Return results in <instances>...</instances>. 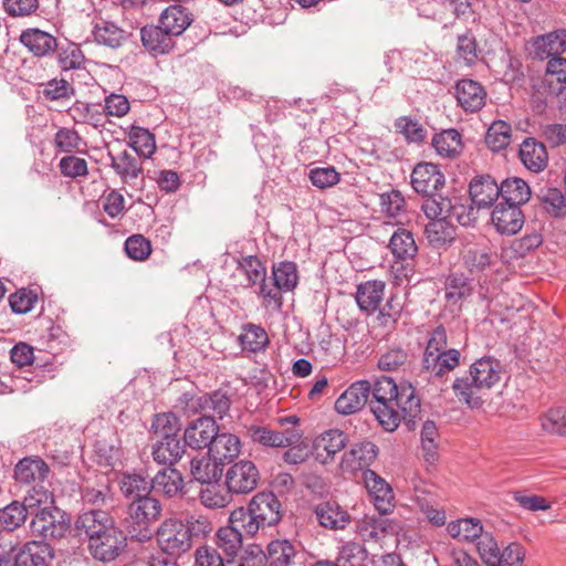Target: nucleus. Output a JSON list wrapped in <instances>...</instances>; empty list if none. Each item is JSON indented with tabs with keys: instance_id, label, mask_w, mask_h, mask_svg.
I'll return each mask as SVG.
<instances>
[{
	"instance_id": "49",
	"label": "nucleus",
	"mask_w": 566,
	"mask_h": 566,
	"mask_svg": "<svg viewBox=\"0 0 566 566\" xmlns=\"http://www.w3.org/2000/svg\"><path fill=\"white\" fill-rule=\"evenodd\" d=\"M29 514L32 515L33 512L23 503L14 501L0 510V528L12 532L24 524Z\"/></svg>"
},
{
	"instance_id": "52",
	"label": "nucleus",
	"mask_w": 566,
	"mask_h": 566,
	"mask_svg": "<svg viewBox=\"0 0 566 566\" xmlns=\"http://www.w3.org/2000/svg\"><path fill=\"white\" fill-rule=\"evenodd\" d=\"M272 275L280 292L293 291L298 283L297 266L294 262L285 261L274 265Z\"/></svg>"
},
{
	"instance_id": "39",
	"label": "nucleus",
	"mask_w": 566,
	"mask_h": 566,
	"mask_svg": "<svg viewBox=\"0 0 566 566\" xmlns=\"http://www.w3.org/2000/svg\"><path fill=\"white\" fill-rule=\"evenodd\" d=\"M544 88H549L554 95H559L566 88V59H549L546 65V75L542 82Z\"/></svg>"
},
{
	"instance_id": "31",
	"label": "nucleus",
	"mask_w": 566,
	"mask_h": 566,
	"mask_svg": "<svg viewBox=\"0 0 566 566\" xmlns=\"http://www.w3.org/2000/svg\"><path fill=\"white\" fill-rule=\"evenodd\" d=\"M20 42L35 56H45L57 48L56 39L40 29H28L20 35Z\"/></svg>"
},
{
	"instance_id": "16",
	"label": "nucleus",
	"mask_w": 566,
	"mask_h": 566,
	"mask_svg": "<svg viewBox=\"0 0 566 566\" xmlns=\"http://www.w3.org/2000/svg\"><path fill=\"white\" fill-rule=\"evenodd\" d=\"M112 516L102 510L83 512L75 521V530L78 535H85L88 541L95 536L104 535L109 528H115Z\"/></svg>"
},
{
	"instance_id": "10",
	"label": "nucleus",
	"mask_w": 566,
	"mask_h": 566,
	"mask_svg": "<svg viewBox=\"0 0 566 566\" xmlns=\"http://www.w3.org/2000/svg\"><path fill=\"white\" fill-rule=\"evenodd\" d=\"M248 432L253 442L271 448H287L297 443L302 438V432L295 428L275 431L268 427L251 426Z\"/></svg>"
},
{
	"instance_id": "18",
	"label": "nucleus",
	"mask_w": 566,
	"mask_h": 566,
	"mask_svg": "<svg viewBox=\"0 0 566 566\" xmlns=\"http://www.w3.org/2000/svg\"><path fill=\"white\" fill-rule=\"evenodd\" d=\"M455 97L465 112L475 113L485 105L486 91L479 82L463 78L455 85Z\"/></svg>"
},
{
	"instance_id": "12",
	"label": "nucleus",
	"mask_w": 566,
	"mask_h": 566,
	"mask_svg": "<svg viewBox=\"0 0 566 566\" xmlns=\"http://www.w3.org/2000/svg\"><path fill=\"white\" fill-rule=\"evenodd\" d=\"M347 441L346 433L339 429L323 431L313 442L316 460L323 464L332 462L335 455L346 447Z\"/></svg>"
},
{
	"instance_id": "54",
	"label": "nucleus",
	"mask_w": 566,
	"mask_h": 566,
	"mask_svg": "<svg viewBox=\"0 0 566 566\" xmlns=\"http://www.w3.org/2000/svg\"><path fill=\"white\" fill-rule=\"evenodd\" d=\"M242 329L239 340L243 349L258 353L265 348L269 337L263 327L249 323Z\"/></svg>"
},
{
	"instance_id": "3",
	"label": "nucleus",
	"mask_w": 566,
	"mask_h": 566,
	"mask_svg": "<svg viewBox=\"0 0 566 566\" xmlns=\"http://www.w3.org/2000/svg\"><path fill=\"white\" fill-rule=\"evenodd\" d=\"M161 504L150 495L130 502L127 507L126 527L133 538L150 537V526L159 518Z\"/></svg>"
},
{
	"instance_id": "41",
	"label": "nucleus",
	"mask_w": 566,
	"mask_h": 566,
	"mask_svg": "<svg viewBox=\"0 0 566 566\" xmlns=\"http://www.w3.org/2000/svg\"><path fill=\"white\" fill-rule=\"evenodd\" d=\"M500 197L502 202L521 207L531 198L530 186L521 178L513 177L502 181Z\"/></svg>"
},
{
	"instance_id": "60",
	"label": "nucleus",
	"mask_w": 566,
	"mask_h": 566,
	"mask_svg": "<svg viewBox=\"0 0 566 566\" xmlns=\"http://www.w3.org/2000/svg\"><path fill=\"white\" fill-rule=\"evenodd\" d=\"M450 221V219L430 220L424 232L431 244L442 245L453 239L454 230Z\"/></svg>"
},
{
	"instance_id": "28",
	"label": "nucleus",
	"mask_w": 566,
	"mask_h": 566,
	"mask_svg": "<svg viewBox=\"0 0 566 566\" xmlns=\"http://www.w3.org/2000/svg\"><path fill=\"white\" fill-rule=\"evenodd\" d=\"M50 469L39 457H27L20 460L14 468V479L23 484L44 481Z\"/></svg>"
},
{
	"instance_id": "35",
	"label": "nucleus",
	"mask_w": 566,
	"mask_h": 566,
	"mask_svg": "<svg viewBox=\"0 0 566 566\" xmlns=\"http://www.w3.org/2000/svg\"><path fill=\"white\" fill-rule=\"evenodd\" d=\"M94 41L109 49H118L127 40L128 33L111 21L99 20L92 30Z\"/></svg>"
},
{
	"instance_id": "13",
	"label": "nucleus",
	"mask_w": 566,
	"mask_h": 566,
	"mask_svg": "<svg viewBox=\"0 0 566 566\" xmlns=\"http://www.w3.org/2000/svg\"><path fill=\"white\" fill-rule=\"evenodd\" d=\"M491 220L499 233L512 235L522 229L524 214L521 207L501 201L494 207Z\"/></svg>"
},
{
	"instance_id": "19",
	"label": "nucleus",
	"mask_w": 566,
	"mask_h": 566,
	"mask_svg": "<svg viewBox=\"0 0 566 566\" xmlns=\"http://www.w3.org/2000/svg\"><path fill=\"white\" fill-rule=\"evenodd\" d=\"M460 364V352L458 349H449L447 353H423L422 371L431 377L442 378L455 369Z\"/></svg>"
},
{
	"instance_id": "56",
	"label": "nucleus",
	"mask_w": 566,
	"mask_h": 566,
	"mask_svg": "<svg viewBox=\"0 0 566 566\" xmlns=\"http://www.w3.org/2000/svg\"><path fill=\"white\" fill-rule=\"evenodd\" d=\"M537 198L544 210L552 217L563 218L566 216V199L557 188L541 189Z\"/></svg>"
},
{
	"instance_id": "55",
	"label": "nucleus",
	"mask_w": 566,
	"mask_h": 566,
	"mask_svg": "<svg viewBox=\"0 0 566 566\" xmlns=\"http://www.w3.org/2000/svg\"><path fill=\"white\" fill-rule=\"evenodd\" d=\"M511 138V125L504 120H495L486 132L485 143L491 150L500 151L510 145Z\"/></svg>"
},
{
	"instance_id": "46",
	"label": "nucleus",
	"mask_w": 566,
	"mask_h": 566,
	"mask_svg": "<svg viewBox=\"0 0 566 566\" xmlns=\"http://www.w3.org/2000/svg\"><path fill=\"white\" fill-rule=\"evenodd\" d=\"M229 523L244 537H254L263 528L254 514L247 507H238L230 513Z\"/></svg>"
},
{
	"instance_id": "51",
	"label": "nucleus",
	"mask_w": 566,
	"mask_h": 566,
	"mask_svg": "<svg viewBox=\"0 0 566 566\" xmlns=\"http://www.w3.org/2000/svg\"><path fill=\"white\" fill-rule=\"evenodd\" d=\"M448 533L454 538H461L465 542H476L484 533L480 520L461 518L448 524Z\"/></svg>"
},
{
	"instance_id": "64",
	"label": "nucleus",
	"mask_w": 566,
	"mask_h": 566,
	"mask_svg": "<svg viewBox=\"0 0 566 566\" xmlns=\"http://www.w3.org/2000/svg\"><path fill=\"white\" fill-rule=\"evenodd\" d=\"M195 566H231V559H224L216 547L202 545L195 551Z\"/></svg>"
},
{
	"instance_id": "32",
	"label": "nucleus",
	"mask_w": 566,
	"mask_h": 566,
	"mask_svg": "<svg viewBox=\"0 0 566 566\" xmlns=\"http://www.w3.org/2000/svg\"><path fill=\"white\" fill-rule=\"evenodd\" d=\"M520 159L531 171L539 172L547 166V151L544 144L526 138L520 146Z\"/></svg>"
},
{
	"instance_id": "42",
	"label": "nucleus",
	"mask_w": 566,
	"mask_h": 566,
	"mask_svg": "<svg viewBox=\"0 0 566 566\" xmlns=\"http://www.w3.org/2000/svg\"><path fill=\"white\" fill-rule=\"evenodd\" d=\"M190 474L201 484H211L219 480L222 469L210 455L193 458L190 461Z\"/></svg>"
},
{
	"instance_id": "2",
	"label": "nucleus",
	"mask_w": 566,
	"mask_h": 566,
	"mask_svg": "<svg viewBox=\"0 0 566 566\" xmlns=\"http://www.w3.org/2000/svg\"><path fill=\"white\" fill-rule=\"evenodd\" d=\"M501 363L492 357H483L474 361L469 374L457 378L452 389L460 402L470 408H479L482 405L481 394L490 390L501 379Z\"/></svg>"
},
{
	"instance_id": "22",
	"label": "nucleus",
	"mask_w": 566,
	"mask_h": 566,
	"mask_svg": "<svg viewBox=\"0 0 566 566\" xmlns=\"http://www.w3.org/2000/svg\"><path fill=\"white\" fill-rule=\"evenodd\" d=\"M143 46L153 55L167 54L174 46L172 36L158 25H145L140 29Z\"/></svg>"
},
{
	"instance_id": "50",
	"label": "nucleus",
	"mask_w": 566,
	"mask_h": 566,
	"mask_svg": "<svg viewBox=\"0 0 566 566\" xmlns=\"http://www.w3.org/2000/svg\"><path fill=\"white\" fill-rule=\"evenodd\" d=\"M191 406L200 410H211L216 416L222 419L230 409V399L226 394L214 391L210 395L192 398Z\"/></svg>"
},
{
	"instance_id": "47",
	"label": "nucleus",
	"mask_w": 566,
	"mask_h": 566,
	"mask_svg": "<svg viewBox=\"0 0 566 566\" xmlns=\"http://www.w3.org/2000/svg\"><path fill=\"white\" fill-rule=\"evenodd\" d=\"M436 151L443 157L453 158L462 150L461 135L455 129L436 134L431 142Z\"/></svg>"
},
{
	"instance_id": "25",
	"label": "nucleus",
	"mask_w": 566,
	"mask_h": 566,
	"mask_svg": "<svg viewBox=\"0 0 566 566\" xmlns=\"http://www.w3.org/2000/svg\"><path fill=\"white\" fill-rule=\"evenodd\" d=\"M461 254L463 265L472 274L484 272L493 263L491 249L485 244L469 243L464 245Z\"/></svg>"
},
{
	"instance_id": "4",
	"label": "nucleus",
	"mask_w": 566,
	"mask_h": 566,
	"mask_svg": "<svg viewBox=\"0 0 566 566\" xmlns=\"http://www.w3.org/2000/svg\"><path fill=\"white\" fill-rule=\"evenodd\" d=\"M156 535L159 548L171 555L180 556L192 546L191 530L188 524L178 518L165 520Z\"/></svg>"
},
{
	"instance_id": "24",
	"label": "nucleus",
	"mask_w": 566,
	"mask_h": 566,
	"mask_svg": "<svg viewBox=\"0 0 566 566\" xmlns=\"http://www.w3.org/2000/svg\"><path fill=\"white\" fill-rule=\"evenodd\" d=\"M193 19L187 8L180 4H171L167 7L159 17V24L171 36H177L192 23Z\"/></svg>"
},
{
	"instance_id": "37",
	"label": "nucleus",
	"mask_w": 566,
	"mask_h": 566,
	"mask_svg": "<svg viewBox=\"0 0 566 566\" xmlns=\"http://www.w3.org/2000/svg\"><path fill=\"white\" fill-rule=\"evenodd\" d=\"M15 554L18 566H48L52 558L50 546L39 541L27 543Z\"/></svg>"
},
{
	"instance_id": "62",
	"label": "nucleus",
	"mask_w": 566,
	"mask_h": 566,
	"mask_svg": "<svg viewBox=\"0 0 566 566\" xmlns=\"http://www.w3.org/2000/svg\"><path fill=\"white\" fill-rule=\"evenodd\" d=\"M57 62L63 71L77 70L84 63V54L78 45L69 43L59 50Z\"/></svg>"
},
{
	"instance_id": "34",
	"label": "nucleus",
	"mask_w": 566,
	"mask_h": 566,
	"mask_svg": "<svg viewBox=\"0 0 566 566\" xmlns=\"http://www.w3.org/2000/svg\"><path fill=\"white\" fill-rule=\"evenodd\" d=\"M388 248L392 255L400 261L412 260L418 253L411 231L399 226L391 234Z\"/></svg>"
},
{
	"instance_id": "63",
	"label": "nucleus",
	"mask_w": 566,
	"mask_h": 566,
	"mask_svg": "<svg viewBox=\"0 0 566 566\" xmlns=\"http://www.w3.org/2000/svg\"><path fill=\"white\" fill-rule=\"evenodd\" d=\"M82 138L73 128L61 127L54 135L53 145L59 153L71 154L78 149Z\"/></svg>"
},
{
	"instance_id": "57",
	"label": "nucleus",
	"mask_w": 566,
	"mask_h": 566,
	"mask_svg": "<svg viewBox=\"0 0 566 566\" xmlns=\"http://www.w3.org/2000/svg\"><path fill=\"white\" fill-rule=\"evenodd\" d=\"M120 491L132 501L148 496L151 492V481L139 474H127L120 480Z\"/></svg>"
},
{
	"instance_id": "20",
	"label": "nucleus",
	"mask_w": 566,
	"mask_h": 566,
	"mask_svg": "<svg viewBox=\"0 0 566 566\" xmlns=\"http://www.w3.org/2000/svg\"><path fill=\"white\" fill-rule=\"evenodd\" d=\"M471 201L479 209L489 208L500 197L501 189L489 175L476 176L469 186Z\"/></svg>"
},
{
	"instance_id": "48",
	"label": "nucleus",
	"mask_w": 566,
	"mask_h": 566,
	"mask_svg": "<svg viewBox=\"0 0 566 566\" xmlns=\"http://www.w3.org/2000/svg\"><path fill=\"white\" fill-rule=\"evenodd\" d=\"M129 146L144 158H150L157 147L155 135L148 129L139 126H132L128 132Z\"/></svg>"
},
{
	"instance_id": "26",
	"label": "nucleus",
	"mask_w": 566,
	"mask_h": 566,
	"mask_svg": "<svg viewBox=\"0 0 566 566\" xmlns=\"http://www.w3.org/2000/svg\"><path fill=\"white\" fill-rule=\"evenodd\" d=\"M241 450L240 439L231 433H218L208 449V455L220 465L237 458Z\"/></svg>"
},
{
	"instance_id": "9",
	"label": "nucleus",
	"mask_w": 566,
	"mask_h": 566,
	"mask_svg": "<svg viewBox=\"0 0 566 566\" xmlns=\"http://www.w3.org/2000/svg\"><path fill=\"white\" fill-rule=\"evenodd\" d=\"M103 534L88 541L90 553L101 562L114 560L124 548L126 538L117 527L109 528L108 532Z\"/></svg>"
},
{
	"instance_id": "15",
	"label": "nucleus",
	"mask_w": 566,
	"mask_h": 566,
	"mask_svg": "<svg viewBox=\"0 0 566 566\" xmlns=\"http://www.w3.org/2000/svg\"><path fill=\"white\" fill-rule=\"evenodd\" d=\"M370 382L359 380L352 384L335 401V410L344 416L358 412L368 401Z\"/></svg>"
},
{
	"instance_id": "44",
	"label": "nucleus",
	"mask_w": 566,
	"mask_h": 566,
	"mask_svg": "<svg viewBox=\"0 0 566 566\" xmlns=\"http://www.w3.org/2000/svg\"><path fill=\"white\" fill-rule=\"evenodd\" d=\"M268 566H291L296 556L294 545L287 539L272 541L266 548Z\"/></svg>"
},
{
	"instance_id": "38",
	"label": "nucleus",
	"mask_w": 566,
	"mask_h": 566,
	"mask_svg": "<svg viewBox=\"0 0 566 566\" xmlns=\"http://www.w3.org/2000/svg\"><path fill=\"white\" fill-rule=\"evenodd\" d=\"M185 453V446L178 438L157 440L151 447V455L155 462L172 467Z\"/></svg>"
},
{
	"instance_id": "45",
	"label": "nucleus",
	"mask_w": 566,
	"mask_h": 566,
	"mask_svg": "<svg viewBox=\"0 0 566 566\" xmlns=\"http://www.w3.org/2000/svg\"><path fill=\"white\" fill-rule=\"evenodd\" d=\"M111 167L120 177L122 180L136 179L143 171L142 163L127 150L114 156L108 153Z\"/></svg>"
},
{
	"instance_id": "27",
	"label": "nucleus",
	"mask_w": 566,
	"mask_h": 566,
	"mask_svg": "<svg viewBox=\"0 0 566 566\" xmlns=\"http://www.w3.org/2000/svg\"><path fill=\"white\" fill-rule=\"evenodd\" d=\"M424 200L421 205V209L430 220L450 219L455 218L462 223L461 218L458 213V208L452 205L451 199L442 197L437 192L433 195L424 196Z\"/></svg>"
},
{
	"instance_id": "6",
	"label": "nucleus",
	"mask_w": 566,
	"mask_h": 566,
	"mask_svg": "<svg viewBox=\"0 0 566 566\" xmlns=\"http://www.w3.org/2000/svg\"><path fill=\"white\" fill-rule=\"evenodd\" d=\"M260 480L256 465L249 460H241L231 465L226 474V485L230 493L248 494L255 490Z\"/></svg>"
},
{
	"instance_id": "43",
	"label": "nucleus",
	"mask_w": 566,
	"mask_h": 566,
	"mask_svg": "<svg viewBox=\"0 0 566 566\" xmlns=\"http://www.w3.org/2000/svg\"><path fill=\"white\" fill-rule=\"evenodd\" d=\"M380 209L381 212L389 219H392L391 224L402 226L406 216V200L400 191L391 190L380 195Z\"/></svg>"
},
{
	"instance_id": "30",
	"label": "nucleus",
	"mask_w": 566,
	"mask_h": 566,
	"mask_svg": "<svg viewBox=\"0 0 566 566\" xmlns=\"http://www.w3.org/2000/svg\"><path fill=\"white\" fill-rule=\"evenodd\" d=\"M234 260L238 273L243 276L242 287L249 289L266 280V268L256 255H241Z\"/></svg>"
},
{
	"instance_id": "40",
	"label": "nucleus",
	"mask_w": 566,
	"mask_h": 566,
	"mask_svg": "<svg viewBox=\"0 0 566 566\" xmlns=\"http://www.w3.org/2000/svg\"><path fill=\"white\" fill-rule=\"evenodd\" d=\"M214 544L228 559H234L242 548L243 535L230 523L220 527L216 533Z\"/></svg>"
},
{
	"instance_id": "7",
	"label": "nucleus",
	"mask_w": 566,
	"mask_h": 566,
	"mask_svg": "<svg viewBox=\"0 0 566 566\" xmlns=\"http://www.w3.org/2000/svg\"><path fill=\"white\" fill-rule=\"evenodd\" d=\"M363 479L370 501L380 514H388L394 509V492L390 485L373 470H364Z\"/></svg>"
},
{
	"instance_id": "36",
	"label": "nucleus",
	"mask_w": 566,
	"mask_h": 566,
	"mask_svg": "<svg viewBox=\"0 0 566 566\" xmlns=\"http://www.w3.org/2000/svg\"><path fill=\"white\" fill-rule=\"evenodd\" d=\"M391 531V523L384 517L365 515L357 523V534L364 542L368 543H379Z\"/></svg>"
},
{
	"instance_id": "1",
	"label": "nucleus",
	"mask_w": 566,
	"mask_h": 566,
	"mask_svg": "<svg viewBox=\"0 0 566 566\" xmlns=\"http://www.w3.org/2000/svg\"><path fill=\"white\" fill-rule=\"evenodd\" d=\"M370 410L378 423L388 432L395 431L401 420L411 422L420 412V398L410 384H397L389 377L370 385Z\"/></svg>"
},
{
	"instance_id": "8",
	"label": "nucleus",
	"mask_w": 566,
	"mask_h": 566,
	"mask_svg": "<svg viewBox=\"0 0 566 566\" xmlns=\"http://www.w3.org/2000/svg\"><path fill=\"white\" fill-rule=\"evenodd\" d=\"M219 427L210 416L199 417L191 421L184 432V442L191 449L199 450L210 447Z\"/></svg>"
},
{
	"instance_id": "11",
	"label": "nucleus",
	"mask_w": 566,
	"mask_h": 566,
	"mask_svg": "<svg viewBox=\"0 0 566 566\" xmlns=\"http://www.w3.org/2000/svg\"><path fill=\"white\" fill-rule=\"evenodd\" d=\"M248 507L263 527L273 526L281 521V503L272 492L256 493Z\"/></svg>"
},
{
	"instance_id": "5",
	"label": "nucleus",
	"mask_w": 566,
	"mask_h": 566,
	"mask_svg": "<svg viewBox=\"0 0 566 566\" xmlns=\"http://www.w3.org/2000/svg\"><path fill=\"white\" fill-rule=\"evenodd\" d=\"M33 514L34 517L30 524L33 535L44 539H59L70 530V521L56 507L44 506Z\"/></svg>"
},
{
	"instance_id": "23",
	"label": "nucleus",
	"mask_w": 566,
	"mask_h": 566,
	"mask_svg": "<svg viewBox=\"0 0 566 566\" xmlns=\"http://www.w3.org/2000/svg\"><path fill=\"white\" fill-rule=\"evenodd\" d=\"M534 55L541 60L559 57L566 51V30L538 36L533 42Z\"/></svg>"
},
{
	"instance_id": "14",
	"label": "nucleus",
	"mask_w": 566,
	"mask_h": 566,
	"mask_svg": "<svg viewBox=\"0 0 566 566\" xmlns=\"http://www.w3.org/2000/svg\"><path fill=\"white\" fill-rule=\"evenodd\" d=\"M411 185L418 193L433 195L444 185V175L437 165L420 163L412 170Z\"/></svg>"
},
{
	"instance_id": "33",
	"label": "nucleus",
	"mask_w": 566,
	"mask_h": 566,
	"mask_svg": "<svg viewBox=\"0 0 566 566\" xmlns=\"http://www.w3.org/2000/svg\"><path fill=\"white\" fill-rule=\"evenodd\" d=\"M385 286V282L380 280L360 283L356 292V302L359 308L367 313L375 312L384 298Z\"/></svg>"
},
{
	"instance_id": "61",
	"label": "nucleus",
	"mask_w": 566,
	"mask_h": 566,
	"mask_svg": "<svg viewBox=\"0 0 566 566\" xmlns=\"http://www.w3.org/2000/svg\"><path fill=\"white\" fill-rule=\"evenodd\" d=\"M421 449L427 462L432 463L437 459L438 428L433 421L427 420L421 428Z\"/></svg>"
},
{
	"instance_id": "53",
	"label": "nucleus",
	"mask_w": 566,
	"mask_h": 566,
	"mask_svg": "<svg viewBox=\"0 0 566 566\" xmlns=\"http://www.w3.org/2000/svg\"><path fill=\"white\" fill-rule=\"evenodd\" d=\"M471 282L463 275L452 274L447 277L444 297L451 305L459 304L472 294Z\"/></svg>"
},
{
	"instance_id": "17",
	"label": "nucleus",
	"mask_w": 566,
	"mask_h": 566,
	"mask_svg": "<svg viewBox=\"0 0 566 566\" xmlns=\"http://www.w3.org/2000/svg\"><path fill=\"white\" fill-rule=\"evenodd\" d=\"M377 454L378 448L375 443L361 441L355 443L350 450L343 454L340 467L347 472L368 470L367 468L375 461Z\"/></svg>"
},
{
	"instance_id": "59",
	"label": "nucleus",
	"mask_w": 566,
	"mask_h": 566,
	"mask_svg": "<svg viewBox=\"0 0 566 566\" xmlns=\"http://www.w3.org/2000/svg\"><path fill=\"white\" fill-rule=\"evenodd\" d=\"M368 553L366 548L356 542L344 544L336 558L340 566H367Z\"/></svg>"
},
{
	"instance_id": "58",
	"label": "nucleus",
	"mask_w": 566,
	"mask_h": 566,
	"mask_svg": "<svg viewBox=\"0 0 566 566\" xmlns=\"http://www.w3.org/2000/svg\"><path fill=\"white\" fill-rule=\"evenodd\" d=\"M151 429L158 440L178 438L180 421L172 412L156 415L151 423Z\"/></svg>"
},
{
	"instance_id": "21",
	"label": "nucleus",
	"mask_w": 566,
	"mask_h": 566,
	"mask_svg": "<svg viewBox=\"0 0 566 566\" xmlns=\"http://www.w3.org/2000/svg\"><path fill=\"white\" fill-rule=\"evenodd\" d=\"M314 512L319 525L329 530H344L352 521L347 510L335 501L317 504Z\"/></svg>"
},
{
	"instance_id": "29",
	"label": "nucleus",
	"mask_w": 566,
	"mask_h": 566,
	"mask_svg": "<svg viewBox=\"0 0 566 566\" xmlns=\"http://www.w3.org/2000/svg\"><path fill=\"white\" fill-rule=\"evenodd\" d=\"M185 488L182 474L172 467H167L157 472L151 480V490L164 494L167 497H174L182 493Z\"/></svg>"
}]
</instances>
